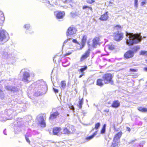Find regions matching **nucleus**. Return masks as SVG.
Returning a JSON list of instances; mask_svg holds the SVG:
<instances>
[{
    "instance_id": "nucleus-35",
    "label": "nucleus",
    "mask_w": 147,
    "mask_h": 147,
    "mask_svg": "<svg viewBox=\"0 0 147 147\" xmlns=\"http://www.w3.org/2000/svg\"><path fill=\"white\" fill-rule=\"evenodd\" d=\"M100 125V123H97L95 125L94 129L96 130L98 129Z\"/></svg>"
},
{
    "instance_id": "nucleus-24",
    "label": "nucleus",
    "mask_w": 147,
    "mask_h": 147,
    "mask_svg": "<svg viewBox=\"0 0 147 147\" xmlns=\"http://www.w3.org/2000/svg\"><path fill=\"white\" fill-rule=\"evenodd\" d=\"M118 140H115L113 139L112 145L111 147H118Z\"/></svg>"
},
{
    "instance_id": "nucleus-34",
    "label": "nucleus",
    "mask_w": 147,
    "mask_h": 147,
    "mask_svg": "<svg viewBox=\"0 0 147 147\" xmlns=\"http://www.w3.org/2000/svg\"><path fill=\"white\" fill-rule=\"evenodd\" d=\"M140 55H147V51H142L140 52Z\"/></svg>"
},
{
    "instance_id": "nucleus-48",
    "label": "nucleus",
    "mask_w": 147,
    "mask_h": 147,
    "mask_svg": "<svg viewBox=\"0 0 147 147\" xmlns=\"http://www.w3.org/2000/svg\"><path fill=\"white\" fill-rule=\"evenodd\" d=\"M72 41L73 42L76 43H78V42L77 40L75 39H73L72 40Z\"/></svg>"
},
{
    "instance_id": "nucleus-22",
    "label": "nucleus",
    "mask_w": 147,
    "mask_h": 147,
    "mask_svg": "<svg viewBox=\"0 0 147 147\" xmlns=\"http://www.w3.org/2000/svg\"><path fill=\"white\" fill-rule=\"evenodd\" d=\"M87 36L86 35H84L83 36V38L82 40V47H84L85 45L86 40H87Z\"/></svg>"
},
{
    "instance_id": "nucleus-10",
    "label": "nucleus",
    "mask_w": 147,
    "mask_h": 147,
    "mask_svg": "<svg viewBox=\"0 0 147 147\" xmlns=\"http://www.w3.org/2000/svg\"><path fill=\"white\" fill-rule=\"evenodd\" d=\"M114 39L116 41H119L121 40L123 36V34L122 33H119V32L116 33H115L114 34Z\"/></svg>"
},
{
    "instance_id": "nucleus-39",
    "label": "nucleus",
    "mask_w": 147,
    "mask_h": 147,
    "mask_svg": "<svg viewBox=\"0 0 147 147\" xmlns=\"http://www.w3.org/2000/svg\"><path fill=\"white\" fill-rule=\"evenodd\" d=\"M87 2L89 3H92L95 2L94 0H86Z\"/></svg>"
},
{
    "instance_id": "nucleus-18",
    "label": "nucleus",
    "mask_w": 147,
    "mask_h": 147,
    "mask_svg": "<svg viewBox=\"0 0 147 147\" xmlns=\"http://www.w3.org/2000/svg\"><path fill=\"white\" fill-rule=\"evenodd\" d=\"M120 103L118 100H115L114 101L111 106L113 108H117L119 106Z\"/></svg>"
},
{
    "instance_id": "nucleus-46",
    "label": "nucleus",
    "mask_w": 147,
    "mask_h": 147,
    "mask_svg": "<svg viewBox=\"0 0 147 147\" xmlns=\"http://www.w3.org/2000/svg\"><path fill=\"white\" fill-rule=\"evenodd\" d=\"M145 143V142L144 141H143L140 144V146H143V145Z\"/></svg>"
},
{
    "instance_id": "nucleus-13",
    "label": "nucleus",
    "mask_w": 147,
    "mask_h": 147,
    "mask_svg": "<svg viewBox=\"0 0 147 147\" xmlns=\"http://www.w3.org/2000/svg\"><path fill=\"white\" fill-rule=\"evenodd\" d=\"M134 56V52L131 50H129L126 52L124 56L126 59H128L133 57Z\"/></svg>"
},
{
    "instance_id": "nucleus-23",
    "label": "nucleus",
    "mask_w": 147,
    "mask_h": 147,
    "mask_svg": "<svg viewBox=\"0 0 147 147\" xmlns=\"http://www.w3.org/2000/svg\"><path fill=\"white\" fill-rule=\"evenodd\" d=\"M97 85L98 86H102L103 85V80L101 79H99L97 80Z\"/></svg>"
},
{
    "instance_id": "nucleus-53",
    "label": "nucleus",
    "mask_w": 147,
    "mask_h": 147,
    "mask_svg": "<svg viewBox=\"0 0 147 147\" xmlns=\"http://www.w3.org/2000/svg\"><path fill=\"white\" fill-rule=\"evenodd\" d=\"M134 142V140H132L131 142H129V144L133 143V142Z\"/></svg>"
},
{
    "instance_id": "nucleus-55",
    "label": "nucleus",
    "mask_w": 147,
    "mask_h": 147,
    "mask_svg": "<svg viewBox=\"0 0 147 147\" xmlns=\"http://www.w3.org/2000/svg\"><path fill=\"white\" fill-rule=\"evenodd\" d=\"M144 119L147 122V117H146L144 118Z\"/></svg>"
},
{
    "instance_id": "nucleus-38",
    "label": "nucleus",
    "mask_w": 147,
    "mask_h": 147,
    "mask_svg": "<svg viewBox=\"0 0 147 147\" xmlns=\"http://www.w3.org/2000/svg\"><path fill=\"white\" fill-rule=\"evenodd\" d=\"M70 38H69V39H66V40H65L64 42L63 43V45L62 46V48L65 45L66 43H67L68 41L69 40H70Z\"/></svg>"
},
{
    "instance_id": "nucleus-42",
    "label": "nucleus",
    "mask_w": 147,
    "mask_h": 147,
    "mask_svg": "<svg viewBox=\"0 0 147 147\" xmlns=\"http://www.w3.org/2000/svg\"><path fill=\"white\" fill-rule=\"evenodd\" d=\"M138 0H135L134 1V5L135 6L137 7L138 6Z\"/></svg>"
},
{
    "instance_id": "nucleus-50",
    "label": "nucleus",
    "mask_w": 147,
    "mask_h": 147,
    "mask_svg": "<svg viewBox=\"0 0 147 147\" xmlns=\"http://www.w3.org/2000/svg\"><path fill=\"white\" fill-rule=\"evenodd\" d=\"M129 132H130L131 131V129L130 128L128 127H127L126 129Z\"/></svg>"
},
{
    "instance_id": "nucleus-51",
    "label": "nucleus",
    "mask_w": 147,
    "mask_h": 147,
    "mask_svg": "<svg viewBox=\"0 0 147 147\" xmlns=\"http://www.w3.org/2000/svg\"><path fill=\"white\" fill-rule=\"evenodd\" d=\"M146 3V2L145 1H143L141 3V5L142 6H143Z\"/></svg>"
},
{
    "instance_id": "nucleus-58",
    "label": "nucleus",
    "mask_w": 147,
    "mask_h": 147,
    "mask_svg": "<svg viewBox=\"0 0 147 147\" xmlns=\"http://www.w3.org/2000/svg\"><path fill=\"white\" fill-rule=\"evenodd\" d=\"M63 66H67V65H64V63H63Z\"/></svg>"
},
{
    "instance_id": "nucleus-41",
    "label": "nucleus",
    "mask_w": 147,
    "mask_h": 147,
    "mask_svg": "<svg viewBox=\"0 0 147 147\" xmlns=\"http://www.w3.org/2000/svg\"><path fill=\"white\" fill-rule=\"evenodd\" d=\"M108 48L109 49L112 50L114 49V46L112 45H109L108 46Z\"/></svg>"
},
{
    "instance_id": "nucleus-47",
    "label": "nucleus",
    "mask_w": 147,
    "mask_h": 147,
    "mask_svg": "<svg viewBox=\"0 0 147 147\" xmlns=\"http://www.w3.org/2000/svg\"><path fill=\"white\" fill-rule=\"evenodd\" d=\"M53 89L55 93H58V90L55 89V88H53Z\"/></svg>"
},
{
    "instance_id": "nucleus-14",
    "label": "nucleus",
    "mask_w": 147,
    "mask_h": 147,
    "mask_svg": "<svg viewBox=\"0 0 147 147\" xmlns=\"http://www.w3.org/2000/svg\"><path fill=\"white\" fill-rule=\"evenodd\" d=\"M100 39L98 37H96L92 40V46L94 48H96L99 45Z\"/></svg>"
},
{
    "instance_id": "nucleus-11",
    "label": "nucleus",
    "mask_w": 147,
    "mask_h": 147,
    "mask_svg": "<svg viewBox=\"0 0 147 147\" xmlns=\"http://www.w3.org/2000/svg\"><path fill=\"white\" fill-rule=\"evenodd\" d=\"M55 109L53 110V112L51 113L49 117V119L51 120H53L54 119L57 118L59 114V113L57 111L53 112L55 110Z\"/></svg>"
},
{
    "instance_id": "nucleus-8",
    "label": "nucleus",
    "mask_w": 147,
    "mask_h": 147,
    "mask_svg": "<svg viewBox=\"0 0 147 147\" xmlns=\"http://www.w3.org/2000/svg\"><path fill=\"white\" fill-rule=\"evenodd\" d=\"M77 31L76 28L73 26L69 27L68 29L67 32V36L72 35L76 33Z\"/></svg>"
},
{
    "instance_id": "nucleus-5",
    "label": "nucleus",
    "mask_w": 147,
    "mask_h": 147,
    "mask_svg": "<svg viewBox=\"0 0 147 147\" xmlns=\"http://www.w3.org/2000/svg\"><path fill=\"white\" fill-rule=\"evenodd\" d=\"M23 74V78L22 81L24 82L28 83L29 82V79L30 77V74L26 70L24 69H22L21 71Z\"/></svg>"
},
{
    "instance_id": "nucleus-45",
    "label": "nucleus",
    "mask_w": 147,
    "mask_h": 147,
    "mask_svg": "<svg viewBox=\"0 0 147 147\" xmlns=\"http://www.w3.org/2000/svg\"><path fill=\"white\" fill-rule=\"evenodd\" d=\"M47 3L48 4L47 5V6L49 7V6H53V5H51L50 3V2L49 1H47Z\"/></svg>"
},
{
    "instance_id": "nucleus-40",
    "label": "nucleus",
    "mask_w": 147,
    "mask_h": 147,
    "mask_svg": "<svg viewBox=\"0 0 147 147\" xmlns=\"http://www.w3.org/2000/svg\"><path fill=\"white\" fill-rule=\"evenodd\" d=\"M27 134H26L25 135V137L26 140V141L28 142L29 144H30V141L28 139V138L27 137Z\"/></svg>"
},
{
    "instance_id": "nucleus-30",
    "label": "nucleus",
    "mask_w": 147,
    "mask_h": 147,
    "mask_svg": "<svg viewBox=\"0 0 147 147\" xmlns=\"http://www.w3.org/2000/svg\"><path fill=\"white\" fill-rule=\"evenodd\" d=\"M106 124H104L101 130L100 133L101 134H104L105 132L106 127Z\"/></svg>"
},
{
    "instance_id": "nucleus-12",
    "label": "nucleus",
    "mask_w": 147,
    "mask_h": 147,
    "mask_svg": "<svg viewBox=\"0 0 147 147\" xmlns=\"http://www.w3.org/2000/svg\"><path fill=\"white\" fill-rule=\"evenodd\" d=\"M24 28L26 30V34H32L34 32L33 30L31 27L30 24H27L24 26Z\"/></svg>"
},
{
    "instance_id": "nucleus-25",
    "label": "nucleus",
    "mask_w": 147,
    "mask_h": 147,
    "mask_svg": "<svg viewBox=\"0 0 147 147\" xmlns=\"http://www.w3.org/2000/svg\"><path fill=\"white\" fill-rule=\"evenodd\" d=\"M61 130V128L59 127L54 128L53 130V132L54 135H56Z\"/></svg>"
},
{
    "instance_id": "nucleus-20",
    "label": "nucleus",
    "mask_w": 147,
    "mask_h": 147,
    "mask_svg": "<svg viewBox=\"0 0 147 147\" xmlns=\"http://www.w3.org/2000/svg\"><path fill=\"white\" fill-rule=\"evenodd\" d=\"M5 88L7 90L13 92L16 91L17 90V89L15 87H12L9 86H6Z\"/></svg>"
},
{
    "instance_id": "nucleus-61",
    "label": "nucleus",
    "mask_w": 147,
    "mask_h": 147,
    "mask_svg": "<svg viewBox=\"0 0 147 147\" xmlns=\"http://www.w3.org/2000/svg\"><path fill=\"white\" fill-rule=\"evenodd\" d=\"M67 116H69V115H68V114H67Z\"/></svg>"
},
{
    "instance_id": "nucleus-15",
    "label": "nucleus",
    "mask_w": 147,
    "mask_h": 147,
    "mask_svg": "<svg viewBox=\"0 0 147 147\" xmlns=\"http://www.w3.org/2000/svg\"><path fill=\"white\" fill-rule=\"evenodd\" d=\"M108 13V12L107 11L105 13L101 16V17L99 18V19L101 21H106L109 18Z\"/></svg>"
},
{
    "instance_id": "nucleus-29",
    "label": "nucleus",
    "mask_w": 147,
    "mask_h": 147,
    "mask_svg": "<svg viewBox=\"0 0 147 147\" xmlns=\"http://www.w3.org/2000/svg\"><path fill=\"white\" fill-rule=\"evenodd\" d=\"M138 109L139 111L142 112H147V108H146L139 107L138 108Z\"/></svg>"
},
{
    "instance_id": "nucleus-37",
    "label": "nucleus",
    "mask_w": 147,
    "mask_h": 147,
    "mask_svg": "<svg viewBox=\"0 0 147 147\" xmlns=\"http://www.w3.org/2000/svg\"><path fill=\"white\" fill-rule=\"evenodd\" d=\"M68 106L70 109L74 111V107L73 105L71 104H69Z\"/></svg>"
},
{
    "instance_id": "nucleus-54",
    "label": "nucleus",
    "mask_w": 147,
    "mask_h": 147,
    "mask_svg": "<svg viewBox=\"0 0 147 147\" xmlns=\"http://www.w3.org/2000/svg\"><path fill=\"white\" fill-rule=\"evenodd\" d=\"M144 69L145 71H147V67H145Z\"/></svg>"
},
{
    "instance_id": "nucleus-31",
    "label": "nucleus",
    "mask_w": 147,
    "mask_h": 147,
    "mask_svg": "<svg viewBox=\"0 0 147 147\" xmlns=\"http://www.w3.org/2000/svg\"><path fill=\"white\" fill-rule=\"evenodd\" d=\"M83 103V98H82L81 100H80L78 103V105L79 107V108L80 109H81L82 107V105Z\"/></svg>"
},
{
    "instance_id": "nucleus-9",
    "label": "nucleus",
    "mask_w": 147,
    "mask_h": 147,
    "mask_svg": "<svg viewBox=\"0 0 147 147\" xmlns=\"http://www.w3.org/2000/svg\"><path fill=\"white\" fill-rule=\"evenodd\" d=\"M55 14L56 16L57 19L61 21L60 20L62 19L65 15V13L64 11H61L55 12Z\"/></svg>"
},
{
    "instance_id": "nucleus-2",
    "label": "nucleus",
    "mask_w": 147,
    "mask_h": 147,
    "mask_svg": "<svg viewBox=\"0 0 147 147\" xmlns=\"http://www.w3.org/2000/svg\"><path fill=\"white\" fill-rule=\"evenodd\" d=\"M126 44L131 45L140 42L142 39V36L139 34L126 32Z\"/></svg>"
},
{
    "instance_id": "nucleus-7",
    "label": "nucleus",
    "mask_w": 147,
    "mask_h": 147,
    "mask_svg": "<svg viewBox=\"0 0 147 147\" xmlns=\"http://www.w3.org/2000/svg\"><path fill=\"white\" fill-rule=\"evenodd\" d=\"M3 57L5 59H9L11 62L15 61V58L12 56V55L10 54H8L7 52H4L3 55Z\"/></svg>"
},
{
    "instance_id": "nucleus-32",
    "label": "nucleus",
    "mask_w": 147,
    "mask_h": 147,
    "mask_svg": "<svg viewBox=\"0 0 147 147\" xmlns=\"http://www.w3.org/2000/svg\"><path fill=\"white\" fill-rule=\"evenodd\" d=\"M87 68V66H83L81 68L79 71L81 73H83V72L86 70Z\"/></svg>"
},
{
    "instance_id": "nucleus-57",
    "label": "nucleus",
    "mask_w": 147,
    "mask_h": 147,
    "mask_svg": "<svg viewBox=\"0 0 147 147\" xmlns=\"http://www.w3.org/2000/svg\"><path fill=\"white\" fill-rule=\"evenodd\" d=\"M88 45L89 46H90V44L89 43V42H88Z\"/></svg>"
},
{
    "instance_id": "nucleus-16",
    "label": "nucleus",
    "mask_w": 147,
    "mask_h": 147,
    "mask_svg": "<svg viewBox=\"0 0 147 147\" xmlns=\"http://www.w3.org/2000/svg\"><path fill=\"white\" fill-rule=\"evenodd\" d=\"M5 20V18L3 13L0 11V26H2Z\"/></svg>"
},
{
    "instance_id": "nucleus-21",
    "label": "nucleus",
    "mask_w": 147,
    "mask_h": 147,
    "mask_svg": "<svg viewBox=\"0 0 147 147\" xmlns=\"http://www.w3.org/2000/svg\"><path fill=\"white\" fill-rule=\"evenodd\" d=\"M62 132L63 134H71L72 133V132L70 130V129H68L67 128H65L63 129V130Z\"/></svg>"
},
{
    "instance_id": "nucleus-4",
    "label": "nucleus",
    "mask_w": 147,
    "mask_h": 147,
    "mask_svg": "<svg viewBox=\"0 0 147 147\" xmlns=\"http://www.w3.org/2000/svg\"><path fill=\"white\" fill-rule=\"evenodd\" d=\"M46 114L45 113H41L36 117V121L40 125L41 127H46Z\"/></svg>"
},
{
    "instance_id": "nucleus-17",
    "label": "nucleus",
    "mask_w": 147,
    "mask_h": 147,
    "mask_svg": "<svg viewBox=\"0 0 147 147\" xmlns=\"http://www.w3.org/2000/svg\"><path fill=\"white\" fill-rule=\"evenodd\" d=\"M90 53V52L89 50L86 51L84 54L81 57V60L82 61L88 57L89 56Z\"/></svg>"
},
{
    "instance_id": "nucleus-60",
    "label": "nucleus",
    "mask_w": 147,
    "mask_h": 147,
    "mask_svg": "<svg viewBox=\"0 0 147 147\" xmlns=\"http://www.w3.org/2000/svg\"><path fill=\"white\" fill-rule=\"evenodd\" d=\"M106 112H108V111H109V110H106Z\"/></svg>"
},
{
    "instance_id": "nucleus-26",
    "label": "nucleus",
    "mask_w": 147,
    "mask_h": 147,
    "mask_svg": "<svg viewBox=\"0 0 147 147\" xmlns=\"http://www.w3.org/2000/svg\"><path fill=\"white\" fill-rule=\"evenodd\" d=\"M98 131H96L94 134L86 138V140H89L91 139H92L97 134V132Z\"/></svg>"
},
{
    "instance_id": "nucleus-43",
    "label": "nucleus",
    "mask_w": 147,
    "mask_h": 147,
    "mask_svg": "<svg viewBox=\"0 0 147 147\" xmlns=\"http://www.w3.org/2000/svg\"><path fill=\"white\" fill-rule=\"evenodd\" d=\"M115 28L118 30H120L121 28V26L119 25H117L115 27Z\"/></svg>"
},
{
    "instance_id": "nucleus-56",
    "label": "nucleus",
    "mask_w": 147,
    "mask_h": 147,
    "mask_svg": "<svg viewBox=\"0 0 147 147\" xmlns=\"http://www.w3.org/2000/svg\"><path fill=\"white\" fill-rule=\"evenodd\" d=\"M68 1L69 2H72V0H68Z\"/></svg>"
},
{
    "instance_id": "nucleus-28",
    "label": "nucleus",
    "mask_w": 147,
    "mask_h": 147,
    "mask_svg": "<svg viewBox=\"0 0 147 147\" xmlns=\"http://www.w3.org/2000/svg\"><path fill=\"white\" fill-rule=\"evenodd\" d=\"M66 84L65 81H62L61 83L60 88L61 89L64 90L65 88Z\"/></svg>"
},
{
    "instance_id": "nucleus-44",
    "label": "nucleus",
    "mask_w": 147,
    "mask_h": 147,
    "mask_svg": "<svg viewBox=\"0 0 147 147\" xmlns=\"http://www.w3.org/2000/svg\"><path fill=\"white\" fill-rule=\"evenodd\" d=\"M130 71L133 72H136L137 71V70L136 69L130 68Z\"/></svg>"
},
{
    "instance_id": "nucleus-19",
    "label": "nucleus",
    "mask_w": 147,
    "mask_h": 147,
    "mask_svg": "<svg viewBox=\"0 0 147 147\" xmlns=\"http://www.w3.org/2000/svg\"><path fill=\"white\" fill-rule=\"evenodd\" d=\"M122 134V133L121 131L118 132L114 136L113 140H118L121 137Z\"/></svg>"
},
{
    "instance_id": "nucleus-6",
    "label": "nucleus",
    "mask_w": 147,
    "mask_h": 147,
    "mask_svg": "<svg viewBox=\"0 0 147 147\" xmlns=\"http://www.w3.org/2000/svg\"><path fill=\"white\" fill-rule=\"evenodd\" d=\"M113 76L111 74H107L104 75L102 77V78L105 84L110 83L111 84H113V82L112 79Z\"/></svg>"
},
{
    "instance_id": "nucleus-59",
    "label": "nucleus",
    "mask_w": 147,
    "mask_h": 147,
    "mask_svg": "<svg viewBox=\"0 0 147 147\" xmlns=\"http://www.w3.org/2000/svg\"><path fill=\"white\" fill-rule=\"evenodd\" d=\"M3 133H4V134H5V135H6V134H5V131H3Z\"/></svg>"
},
{
    "instance_id": "nucleus-36",
    "label": "nucleus",
    "mask_w": 147,
    "mask_h": 147,
    "mask_svg": "<svg viewBox=\"0 0 147 147\" xmlns=\"http://www.w3.org/2000/svg\"><path fill=\"white\" fill-rule=\"evenodd\" d=\"M69 129H70L71 131L72 132V133H73L75 131V129L74 127L73 126L69 125Z\"/></svg>"
},
{
    "instance_id": "nucleus-3",
    "label": "nucleus",
    "mask_w": 147,
    "mask_h": 147,
    "mask_svg": "<svg viewBox=\"0 0 147 147\" xmlns=\"http://www.w3.org/2000/svg\"><path fill=\"white\" fill-rule=\"evenodd\" d=\"M9 38V34L3 29L0 30V45L3 44L8 41Z\"/></svg>"
},
{
    "instance_id": "nucleus-49",
    "label": "nucleus",
    "mask_w": 147,
    "mask_h": 147,
    "mask_svg": "<svg viewBox=\"0 0 147 147\" xmlns=\"http://www.w3.org/2000/svg\"><path fill=\"white\" fill-rule=\"evenodd\" d=\"M71 53V52H70L69 53H66L65 54V56L68 55H70Z\"/></svg>"
},
{
    "instance_id": "nucleus-33",
    "label": "nucleus",
    "mask_w": 147,
    "mask_h": 147,
    "mask_svg": "<svg viewBox=\"0 0 147 147\" xmlns=\"http://www.w3.org/2000/svg\"><path fill=\"white\" fill-rule=\"evenodd\" d=\"M4 97V94L3 92L0 89V98L3 99Z\"/></svg>"
},
{
    "instance_id": "nucleus-1",
    "label": "nucleus",
    "mask_w": 147,
    "mask_h": 147,
    "mask_svg": "<svg viewBox=\"0 0 147 147\" xmlns=\"http://www.w3.org/2000/svg\"><path fill=\"white\" fill-rule=\"evenodd\" d=\"M35 86L36 90L37 92L36 94L37 96L42 95L46 93L47 90V87L45 82L42 80L37 81L32 84V86Z\"/></svg>"
},
{
    "instance_id": "nucleus-27",
    "label": "nucleus",
    "mask_w": 147,
    "mask_h": 147,
    "mask_svg": "<svg viewBox=\"0 0 147 147\" xmlns=\"http://www.w3.org/2000/svg\"><path fill=\"white\" fill-rule=\"evenodd\" d=\"M82 9L84 10L86 9L87 11H89L90 10L92 12V9L91 7L87 5H84L83 6Z\"/></svg>"
},
{
    "instance_id": "nucleus-52",
    "label": "nucleus",
    "mask_w": 147,
    "mask_h": 147,
    "mask_svg": "<svg viewBox=\"0 0 147 147\" xmlns=\"http://www.w3.org/2000/svg\"><path fill=\"white\" fill-rule=\"evenodd\" d=\"M84 75L83 74H82L80 75L79 76V78H81Z\"/></svg>"
}]
</instances>
